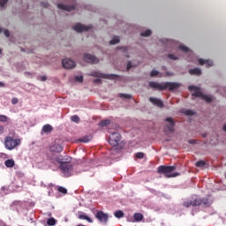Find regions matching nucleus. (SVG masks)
Wrapping results in <instances>:
<instances>
[{"label": "nucleus", "mask_w": 226, "mask_h": 226, "mask_svg": "<svg viewBox=\"0 0 226 226\" xmlns=\"http://www.w3.org/2000/svg\"><path fill=\"white\" fill-rule=\"evenodd\" d=\"M0 54H2V49H0Z\"/></svg>", "instance_id": "obj_57"}, {"label": "nucleus", "mask_w": 226, "mask_h": 226, "mask_svg": "<svg viewBox=\"0 0 226 226\" xmlns=\"http://www.w3.org/2000/svg\"><path fill=\"white\" fill-rule=\"evenodd\" d=\"M56 162H57V163H60V165H63V163H65L66 162H63V156H57L56 158Z\"/></svg>", "instance_id": "obj_35"}, {"label": "nucleus", "mask_w": 226, "mask_h": 226, "mask_svg": "<svg viewBox=\"0 0 226 226\" xmlns=\"http://www.w3.org/2000/svg\"><path fill=\"white\" fill-rule=\"evenodd\" d=\"M144 155H145V154L142 153V152H138V153L135 154V156H136L137 159H143Z\"/></svg>", "instance_id": "obj_37"}, {"label": "nucleus", "mask_w": 226, "mask_h": 226, "mask_svg": "<svg viewBox=\"0 0 226 226\" xmlns=\"http://www.w3.org/2000/svg\"><path fill=\"white\" fill-rule=\"evenodd\" d=\"M225 177H226V175H225Z\"/></svg>", "instance_id": "obj_60"}, {"label": "nucleus", "mask_w": 226, "mask_h": 226, "mask_svg": "<svg viewBox=\"0 0 226 226\" xmlns=\"http://www.w3.org/2000/svg\"><path fill=\"white\" fill-rule=\"evenodd\" d=\"M119 97L123 98V99L131 100L132 99V94H120Z\"/></svg>", "instance_id": "obj_30"}, {"label": "nucleus", "mask_w": 226, "mask_h": 226, "mask_svg": "<svg viewBox=\"0 0 226 226\" xmlns=\"http://www.w3.org/2000/svg\"><path fill=\"white\" fill-rule=\"evenodd\" d=\"M76 226H86V225H84V224H78V225H76Z\"/></svg>", "instance_id": "obj_55"}, {"label": "nucleus", "mask_w": 226, "mask_h": 226, "mask_svg": "<svg viewBox=\"0 0 226 226\" xmlns=\"http://www.w3.org/2000/svg\"><path fill=\"white\" fill-rule=\"evenodd\" d=\"M84 61L91 64H97L99 63V59L91 54L85 55Z\"/></svg>", "instance_id": "obj_12"}, {"label": "nucleus", "mask_w": 226, "mask_h": 226, "mask_svg": "<svg viewBox=\"0 0 226 226\" xmlns=\"http://www.w3.org/2000/svg\"><path fill=\"white\" fill-rule=\"evenodd\" d=\"M166 122L170 123L169 125H167V129L169 130L170 132H174V125L175 123L171 117H167Z\"/></svg>", "instance_id": "obj_17"}, {"label": "nucleus", "mask_w": 226, "mask_h": 226, "mask_svg": "<svg viewBox=\"0 0 226 226\" xmlns=\"http://www.w3.org/2000/svg\"><path fill=\"white\" fill-rule=\"evenodd\" d=\"M224 97H226V94H224Z\"/></svg>", "instance_id": "obj_58"}, {"label": "nucleus", "mask_w": 226, "mask_h": 226, "mask_svg": "<svg viewBox=\"0 0 226 226\" xmlns=\"http://www.w3.org/2000/svg\"><path fill=\"white\" fill-rule=\"evenodd\" d=\"M101 82H102V79H94V83H95V84H101Z\"/></svg>", "instance_id": "obj_49"}, {"label": "nucleus", "mask_w": 226, "mask_h": 226, "mask_svg": "<svg viewBox=\"0 0 226 226\" xmlns=\"http://www.w3.org/2000/svg\"><path fill=\"white\" fill-rule=\"evenodd\" d=\"M168 58H170V60H173V61L178 60V57L176 56L173 55V54H169V55H168Z\"/></svg>", "instance_id": "obj_39"}, {"label": "nucleus", "mask_w": 226, "mask_h": 226, "mask_svg": "<svg viewBox=\"0 0 226 226\" xmlns=\"http://www.w3.org/2000/svg\"><path fill=\"white\" fill-rule=\"evenodd\" d=\"M199 64H200V65L207 64V68L212 67L213 64H214L213 61H211V60H204V59H201V58L199 59Z\"/></svg>", "instance_id": "obj_19"}, {"label": "nucleus", "mask_w": 226, "mask_h": 226, "mask_svg": "<svg viewBox=\"0 0 226 226\" xmlns=\"http://www.w3.org/2000/svg\"><path fill=\"white\" fill-rule=\"evenodd\" d=\"M164 91L169 89L170 92L177 90L180 87V84L177 82H163Z\"/></svg>", "instance_id": "obj_9"}, {"label": "nucleus", "mask_w": 226, "mask_h": 226, "mask_svg": "<svg viewBox=\"0 0 226 226\" xmlns=\"http://www.w3.org/2000/svg\"><path fill=\"white\" fill-rule=\"evenodd\" d=\"M223 130H224V132H226V124L223 126Z\"/></svg>", "instance_id": "obj_54"}, {"label": "nucleus", "mask_w": 226, "mask_h": 226, "mask_svg": "<svg viewBox=\"0 0 226 226\" xmlns=\"http://www.w3.org/2000/svg\"><path fill=\"white\" fill-rule=\"evenodd\" d=\"M189 91L191 92H194L192 96V97H197V98H200L203 101L207 102V103L212 102V97L208 96L207 94H204L201 91L200 88L195 86H189L188 87Z\"/></svg>", "instance_id": "obj_4"}, {"label": "nucleus", "mask_w": 226, "mask_h": 226, "mask_svg": "<svg viewBox=\"0 0 226 226\" xmlns=\"http://www.w3.org/2000/svg\"><path fill=\"white\" fill-rule=\"evenodd\" d=\"M179 49L183 52H185V53L189 52V49L185 45H180Z\"/></svg>", "instance_id": "obj_36"}, {"label": "nucleus", "mask_w": 226, "mask_h": 226, "mask_svg": "<svg viewBox=\"0 0 226 226\" xmlns=\"http://www.w3.org/2000/svg\"><path fill=\"white\" fill-rule=\"evenodd\" d=\"M62 65L66 70H72L74 69L77 64H75V61L70 58H65L62 61Z\"/></svg>", "instance_id": "obj_10"}, {"label": "nucleus", "mask_w": 226, "mask_h": 226, "mask_svg": "<svg viewBox=\"0 0 226 226\" xmlns=\"http://www.w3.org/2000/svg\"><path fill=\"white\" fill-rule=\"evenodd\" d=\"M11 103H12L13 105H17V104L19 103V99H18V98H12Z\"/></svg>", "instance_id": "obj_46"}, {"label": "nucleus", "mask_w": 226, "mask_h": 226, "mask_svg": "<svg viewBox=\"0 0 226 226\" xmlns=\"http://www.w3.org/2000/svg\"><path fill=\"white\" fill-rule=\"evenodd\" d=\"M94 216L101 223L106 224L108 222L109 215L104 213L103 211H97Z\"/></svg>", "instance_id": "obj_8"}, {"label": "nucleus", "mask_w": 226, "mask_h": 226, "mask_svg": "<svg viewBox=\"0 0 226 226\" xmlns=\"http://www.w3.org/2000/svg\"><path fill=\"white\" fill-rule=\"evenodd\" d=\"M59 168L65 177H70L72 176V171L73 170V166L72 164L68 162H62Z\"/></svg>", "instance_id": "obj_7"}, {"label": "nucleus", "mask_w": 226, "mask_h": 226, "mask_svg": "<svg viewBox=\"0 0 226 226\" xmlns=\"http://www.w3.org/2000/svg\"><path fill=\"white\" fill-rule=\"evenodd\" d=\"M72 29L77 33H82V31H89V29H92V26L77 23L74 26H72Z\"/></svg>", "instance_id": "obj_11"}, {"label": "nucleus", "mask_w": 226, "mask_h": 226, "mask_svg": "<svg viewBox=\"0 0 226 226\" xmlns=\"http://www.w3.org/2000/svg\"><path fill=\"white\" fill-rule=\"evenodd\" d=\"M4 36H6L7 38H10L11 34L9 30H4Z\"/></svg>", "instance_id": "obj_45"}, {"label": "nucleus", "mask_w": 226, "mask_h": 226, "mask_svg": "<svg viewBox=\"0 0 226 226\" xmlns=\"http://www.w3.org/2000/svg\"><path fill=\"white\" fill-rule=\"evenodd\" d=\"M205 166H206L205 161L200 160L196 162V167L198 168H203Z\"/></svg>", "instance_id": "obj_31"}, {"label": "nucleus", "mask_w": 226, "mask_h": 226, "mask_svg": "<svg viewBox=\"0 0 226 226\" xmlns=\"http://www.w3.org/2000/svg\"><path fill=\"white\" fill-rule=\"evenodd\" d=\"M63 150H64L63 146L59 144H55L50 147V151L53 153H61L63 152Z\"/></svg>", "instance_id": "obj_16"}, {"label": "nucleus", "mask_w": 226, "mask_h": 226, "mask_svg": "<svg viewBox=\"0 0 226 226\" xmlns=\"http://www.w3.org/2000/svg\"><path fill=\"white\" fill-rule=\"evenodd\" d=\"M124 215V212L122 210H117L115 213H114V216L117 219H121L123 218Z\"/></svg>", "instance_id": "obj_25"}, {"label": "nucleus", "mask_w": 226, "mask_h": 226, "mask_svg": "<svg viewBox=\"0 0 226 226\" xmlns=\"http://www.w3.org/2000/svg\"><path fill=\"white\" fill-rule=\"evenodd\" d=\"M117 49H120L123 52H126L128 50V48L127 47H118Z\"/></svg>", "instance_id": "obj_47"}, {"label": "nucleus", "mask_w": 226, "mask_h": 226, "mask_svg": "<svg viewBox=\"0 0 226 226\" xmlns=\"http://www.w3.org/2000/svg\"><path fill=\"white\" fill-rule=\"evenodd\" d=\"M4 33V28H0V34Z\"/></svg>", "instance_id": "obj_53"}, {"label": "nucleus", "mask_w": 226, "mask_h": 226, "mask_svg": "<svg viewBox=\"0 0 226 226\" xmlns=\"http://www.w3.org/2000/svg\"><path fill=\"white\" fill-rule=\"evenodd\" d=\"M132 67H135V65H132V62H129L126 67L127 72H129Z\"/></svg>", "instance_id": "obj_43"}, {"label": "nucleus", "mask_w": 226, "mask_h": 226, "mask_svg": "<svg viewBox=\"0 0 226 226\" xmlns=\"http://www.w3.org/2000/svg\"><path fill=\"white\" fill-rule=\"evenodd\" d=\"M211 205L208 198H199L197 196H192V199L184 201L183 206L186 208L191 207L203 206L204 207H208Z\"/></svg>", "instance_id": "obj_1"}, {"label": "nucleus", "mask_w": 226, "mask_h": 226, "mask_svg": "<svg viewBox=\"0 0 226 226\" xmlns=\"http://www.w3.org/2000/svg\"><path fill=\"white\" fill-rule=\"evenodd\" d=\"M177 167L175 165L173 166L161 165L158 167V173L164 174L165 177L167 178L177 177L180 176L179 172L171 173L175 171Z\"/></svg>", "instance_id": "obj_3"}, {"label": "nucleus", "mask_w": 226, "mask_h": 226, "mask_svg": "<svg viewBox=\"0 0 226 226\" xmlns=\"http://www.w3.org/2000/svg\"><path fill=\"white\" fill-rule=\"evenodd\" d=\"M71 120L73 122V123H79L80 122V117H79V116L77 115H74L71 117Z\"/></svg>", "instance_id": "obj_32"}, {"label": "nucleus", "mask_w": 226, "mask_h": 226, "mask_svg": "<svg viewBox=\"0 0 226 226\" xmlns=\"http://www.w3.org/2000/svg\"><path fill=\"white\" fill-rule=\"evenodd\" d=\"M190 75L200 76L201 71L200 68H193L189 71Z\"/></svg>", "instance_id": "obj_24"}, {"label": "nucleus", "mask_w": 226, "mask_h": 226, "mask_svg": "<svg viewBox=\"0 0 226 226\" xmlns=\"http://www.w3.org/2000/svg\"><path fill=\"white\" fill-rule=\"evenodd\" d=\"M158 74H159V72H158V71L153 70V71L150 72V77L154 78V77L158 76Z\"/></svg>", "instance_id": "obj_40"}, {"label": "nucleus", "mask_w": 226, "mask_h": 226, "mask_svg": "<svg viewBox=\"0 0 226 226\" xmlns=\"http://www.w3.org/2000/svg\"><path fill=\"white\" fill-rule=\"evenodd\" d=\"M9 0H0V6L1 8H4L5 4L8 3Z\"/></svg>", "instance_id": "obj_42"}, {"label": "nucleus", "mask_w": 226, "mask_h": 226, "mask_svg": "<svg viewBox=\"0 0 226 226\" xmlns=\"http://www.w3.org/2000/svg\"><path fill=\"white\" fill-rule=\"evenodd\" d=\"M185 116H193L194 115L193 111L191 109L185 110Z\"/></svg>", "instance_id": "obj_41"}, {"label": "nucleus", "mask_w": 226, "mask_h": 226, "mask_svg": "<svg viewBox=\"0 0 226 226\" xmlns=\"http://www.w3.org/2000/svg\"><path fill=\"white\" fill-rule=\"evenodd\" d=\"M58 192L66 195L68 193V190L63 186H59L57 189Z\"/></svg>", "instance_id": "obj_28"}, {"label": "nucleus", "mask_w": 226, "mask_h": 226, "mask_svg": "<svg viewBox=\"0 0 226 226\" xmlns=\"http://www.w3.org/2000/svg\"><path fill=\"white\" fill-rule=\"evenodd\" d=\"M41 6H43V8H49V4L48 3H41Z\"/></svg>", "instance_id": "obj_50"}, {"label": "nucleus", "mask_w": 226, "mask_h": 226, "mask_svg": "<svg viewBox=\"0 0 226 226\" xmlns=\"http://www.w3.org/2000/svg\"><path fill=\"white\" fill-rule=\"evenodd\" d=\"M4 165H5L6 168L11 169V168H14L15 167L16 162H15V161L13 159H8V160H6L4 162Z\"/></svg>", "instance_id": "obj_21"}, {"label": "nucleus", "mask_w": 226, "mask_h": 226, "mask_svg": "<svg viewBox=\"0 0 226 226\" xmlns=\"http://www.w3.org/2000/svg\"><path fill=\"white\" fill-rule=\"evenodd\" d=\"M90 76L94 77V78L106 79H109V80H116V79H119V76L117 74H103V73H100L97 72H91Z\"/></svg>", "instance_id": "obj_6"}, {"label": "nucleus", "mask_w": 226, "mask_h": 226, "mask_svg": "<svg viewBox=\"0 0 226 226\" xmlns=\"http://www.w3.org/2000/svg\"><path fill=\"white\" fill-rule=\"evenodd\" d=\"M75 81L79 82V83H82L84 82V76L80 75V76H75Z\"/></svg>", "instance_id": "obj_33"}, {"label": "nucleus", "mask_w": 226, "mask_h": 226, "mask_svg": "<svg viewBox=\"0 0 226 226\" xmlns=\"http://www.w3.org/2000/svg\"><path fill=\"white\" fill-rule=\"evenodd\" d=\"M38 79L41 82H45L47 81V76H41L38 78Z\"/></svg>", "instance_id": "obj_44"}, {"label": "nucleus", "mask_w": 226, "mask_h": 226, "mask_svg": "<svg viewBox=\"0 0 226 226\" xmlns=\"http://www.w3.org/2000/svg\"><path fill=\"white\" fill-rule=\"evenodd\" d=\"M4 133V126L0 125V135H3Z\"/></svg>", "instance_id": "obj_48"}, {"label": "nucleus", "mask_w": 226, "mask_h": 226, "mask_svg": "<svg viewBox=\"0 0 226 226\" xmlns=\"http://www.w3.org/2000/svg\"><path fill=\"white\" fill-rule=\"evenodd\" d=\"M204 138H206V135H203Z\"/></svg>", "instance_id": "obj_59"}, {"label": "nucleus", "mask_w": 226, "mask_h": 226, "mask_svg": "<svg viewBox=\"0 0 226 226\" xmlns=\"http://www.w3.org/2000/svg\"><path fill=\"white\" fill-rule=\"evenodd\" d=\"M149 87H151L152 89H155L158 90L160 92L164 91V82L163 83H157L154 81H150L148 84Z\"/></svg>", "instance_id": "obj_13"}, {"label": "nucleus", "mask_w": 226, "mask_h": 226, "mask_svg": "<svg viewBox=\"0 0 226 226\" xmlns=\"http://www.w3.org/2000/svg\"><path fill=\"white\" fill-rule=\"evenodd\" d=\"M0 122L1 123H7L8 122V117L5 115H0Z\"/></svg>", "instance_id": "obj_34"}, {"label": "nucleus", "mask_w": 226, "mask_h": 226, "mask_svg": "<svg viewBox=\"0 0 226 226\" xmlns=\"http://www.w3.org/2000/svg\"><path fill=\"white\" fill-rule=\"evenodd\" d=\"M151 34H152L151 30H146L145 32L141 33L140 35L141 36H150Z\"/></svg>", "instance_id": "obj_38"}, {"label": "nucleus", "mask_w": 226, "mask_h": 226, "mask_svg": "<svg viewBox=\"0 0 226 226\" xmlns=\"http://www.w3.org/2000/svg\"><path fill=\"white\" fill-rule=\"evenodd\" d=\"M133 218L136 222H140L144 219V215L141 213H135Z\"/></svg>", "instance_id": "obj_23"}, {"label": "nucleus", "mask_w": 226, "mask_h": 226, "mask_svg": "<svg viewBox=\"0 0 226 226\" xmlns=\"http://www.w3.org/2000/svg\"><path fill=\"white\" fill-rule=\"evenodd\" d=\"M5 84L4 82H0V87H4Z\"/></svg>", "instance_id": "obj_52"}, {"label": "nucleus", "mask_w": 226, "mask_h": 226, "mask_svg": "<svg viewBox=\"0 0 226 226\" xmlns=\"http://www.w3.org/2000/svg\"><path fill=\"white\" fill-rule=\"evenodd\" d=\"M109 143L111 147H116L117 150H120L123 147L121 135L118 132H112L110 134Z\"/></svg>", "instance_id": "obj_5"}, {"label": "nucleus", "mask_w": 226, "mask_h": 226, "mask_svg": "<svg viewBox=\"0 0 226 226\" xmlns=\"http://www.w3.org/2000/svg\"><path fill=\"white\" fill-rule=\"evenodd\" d=\"M91 140H92V136L91 135H86V136H83V137L79 138L78 139V142L89 143V142H91Z\"/></svg>", "instance_id": "obj_18"}, {"label": "nucleus", "mask_w": 226, "mask_h": 226, "mask_svg": "<svg viewBox=\"0 0 226 226\" xmlns=\"http://www.w3.org/2000/svg\"><path fill=\"white\" fill-rule=\"evenodd\" d=\"M21 139H14L13 136L8 135L4 138V146L6 150L13 151L21 146Z\"/></svg>", "instance_id": "obj_2"}, {"label": "nucleus", "mask_w": 226, "mask_h": 226, "mask_svg": "<svg viewBox=\"0 0 226 226\" xmlns=\"http://www.w3.org/2000/svg\"><path fill=\"white\" fill-rule=\"evenodd\" d=\"M189 144H195V140L194 139H190Z\"/></svg>", "instance_id": "obj_51"}, {"label": "nucleus", "mask_w": 226, "mask_h": 226, "mask_svg": "<svg viewBox=\"0 0 226 226\" xmlns=\"http://www.w3.org/2000/svg\"><path fill=\"white\" fill-rule=\"evenodd\" d=\"M120 42V39L118 36L113 37V39L109 41V45H117Z\"/></svg>", "instance_id": "obj_26"}, {"label": "nucleus", "mask_w": 226, "mask_h": 226, "mask_svg": "<svg viewBox=\"0 0 226 226\" xmlns=\"http://www.w3.org/2000/svg\"><path fill=\"white\" fill-rule=\"evenodd\" d=\"M149 102L159 109H162L164 107L163 102L161 99L150 97Z\"/></svg>", "instance_id": "obj_14"}, {"label": "nucleus", "mask_w": 226, "mask_h": 226, "mask_svg": "<svg viewBox=\"0 0 226 226\" xmlns=\"http://www.w3.org/2000/svg\"><path fill=\"white\" fill-rule=\"evenodd\" d=\"M57 8H59V10H64L65 11H73V10H75V5H64L63 4H59Z\"/></svg>", "instance_id": "obj_15"}, {"label": "nucleus", "mask_w": 226, "mask_h": 226, "mask_svg": "<svg viewBox=\"0 0 226 226\" xmlns=\"http://www.w3.org/2000/svg\"><path fill=\"white\" fill-rule=\"evenodd\" d=\"M109 124H110V121H109V119L102 120V121H101V123H100V126H101V127H106V126H108Z\"/></svg>", "instance_id": "obj_29"}, {"label": "nucleus", "mask_w": 226, "mask_h": 226, "mask_svg": "<svg viewBox=\"0 0 226 226\" xmlns=\"http://www.w3.org/2000/svg\"><path fill=\"white\" fill-rule=\"evenodd\" d=\"M47 224L48 226H54L56 224V218L54 217L49 218L47 221Z\"/></svg>", "instance_id": "obj_27"}, {"label": "nucleus", "mask_w": 226, "mask_h": 226, "mask_svg": "<svg viewBox=\"0 0 226 226\" xmlns=\"http://www.w3.org/2000/svg\"><path fill=\"white\" fill-rule=\"evenodd\" d=\"M42 132L44 133H50L54 131V128L50 124H44L41 129Z\"/></svg>", "instance_id": "obj_20"}, {"label": "nucleus", "mask_w": 226, "mask_h": 226, "mask_svg": "<svg viewBox=\"0 0 226 226\" xmlns=\"http://www.w3.org/2000/svg\"><path fill=\"white\" fill-rule=\"evenodd\" d=\"M78 218L79 220H85V221H87L89 223H92L93 222V220L91 219V217L87 216V215L86 214H79Z\"/></svg>", "instance_id": "obj_22"}, {"label": "nucleus", "mask_w": 226, "mask_h": 226, "mask_svg": "<svg viewBox=\"0 0 226 226\" xmlns=\"http://www.w3.org/2000/svg\"><path fill=\"white\" fill-rule=\"evenodd\" d=\"M26 74L30 75L31 73H29V72H26Z\"/></svg>", "instance_id": "obj_56"}]
</instances>
